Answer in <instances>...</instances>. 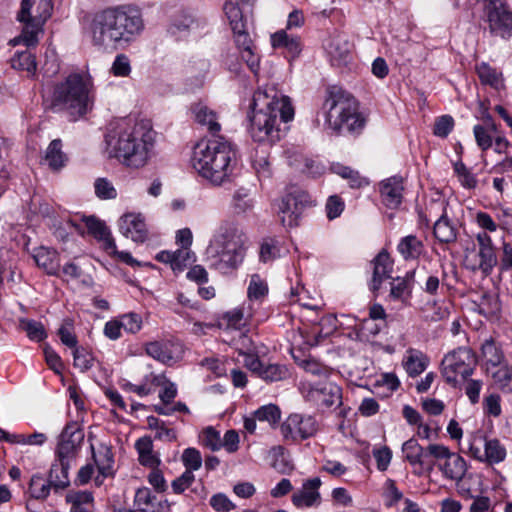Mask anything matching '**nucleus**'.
Segmentation results:
<instances>
[{"instance_id": "603ef678", "label": "nucleus", "mask_w": 512, "mask_h": 512, "mask_svg": "<svg viewBox=\"0 0 512 512\" xmlns=\"http://www.w3.org/2000/svg\"><path fill=\"white\" fill-rule=\"evenodd\" d=\"M182 462L186 468V471L193 473L199 470L202 466V457L200 452L196 448H187L183 451Z\"/></svg>"}, {"instance_id": "7c9ffc66", "label": "nucleus", "mask_w": 512, "mask_h": 512, "mask_svg": "<svg viewBox=\"0 0 512 512\" xmlns=\"http://www.w3.org/2000/svg\"><path fill=\"white\" fill-rule=\"evenodd\" d=\"M44 160L52 170H59L65 165L67 156L62 151V142L60 139L51 141L47 147Z\"/></svg>"}, {"instance_id": "69168bd1", "label": "nucleus", "mask_w": 512, "mask_h": 512, "mask_svg": "<svg viewBox=\"0 0 512 512\" xmlns=\"http://www.w3.org/2000/svg\"><path fill=\"white\" fill-rule=\"evenodd\" d=\"M120 321L123 329L128 333L135 334L142 327V319L136 313L125 314L120 317Z\"/></svg>"}, {"instance_id": "72a5a7b5", "label": "nucleus", "mask_w": 512, "mask_h": 512, "mask_svg": "<svg viewBox=\"0 0 512 512\" xmlns=\"http://www.w3.org/2000/svg\"><path fill=\"white\" fill-rule=\"evenodd\" d=\"M422 250V242L413 235L402 238L398 244V251L406 260L418 258Z\"/></svg>"}, {"instance_id": "4468645a", "label": "nucleus", "mask_w": 512, "mask_h": 512, "mask_svg": "<svg viewBox=\"0 0 512 512\" xmlns=\"http://www.w3.org/2000/svg\"><path fill=\"white\" fill-rule=\"evenodd\" d=\"M310 203L309 195L304 191L295 190L285 195L279 205L282 224L286 227L297 226L304 209Z\"/></svg>"}, {"instance_id": "8fccbe9b", "label": "nucleus", "mask_w": 512, "mask_h": 512, "mask_svg": "<svg viewBox=\"0 0 512 512\" xmlns=\"http://www.w3.org/2000/svg\"><path fill=\"white\" fill-rule=\"evenodd\" d=\"M486 372L491 375L495 383L507 386L512 380V367L503 362L495 368L486 367Z\"/></svg>"}, {"instance_id": "f03ea898", "label": "nucleus", "mask_w": 512, "mask_h": 512, "mask_svg": "<svg viewBox=\"0 0 512 512\" xmlns=\"http://www.w3.org/2000/svg\"><path fill=\"white\" fill-rule=\"evenodd\" d=\"M106 150L123 165L140 168L147 164L153 147V131L131 119L118 121L106 134Z\"/></svg>"}, {"instance_id": "b1692460", "label": "nucleus", "mask_w": 512, "mask_h": 512, "mask_svg": "<svg viewBox=\"0 0 512 512\" xmlns=\"http://www.w3.org/2000/svg\"><path fill=\"white\" fill-rule=\"evenodd\" d=\"M403 191L401 177L393 176L382 181L380 192L383 204L390 209L397 208L402 202Z\"/></svg>"}, {"instance_id": "864d4df0", "label": "nucleus", "mask_w": 512, "mask_h": 512, "mask_svg": "<svg viewBox=\"0 0 512 512\" xmlns=\"http://www.w3.org/2000/svg\"><path fill=\"white\" fill-rule=\"evenodd\" d=\"M73 365L81 372L89 370L93 365V357L91 353L84 348H75L73 350Z\"/></svg>"}, {"instance_id": "13d9d810", "label": "nucleus", "mask_w": 512, "mask_h": 512, "mask_svg": "<svg viewBox=\"0 0 512 512\" xmlns=\"http://www.w3.org/2000/svg\"><path fill=\"white\" fill-rule=\"evenodd\" d=\"M267 292V284L260 278L259 275L253 274L251 276L247 290L249 299H260L261 297L265 296Z\"/></svg>"}, {"instance_id": "79ce46f5", "label": "nucleus", "mask_w": 512, "mask_h": 512, "mask_svg": "<svg viewBox=\"0 0 512 512\" xmlns=\"http://www.w3.org/2000/svg\"><path fill=\"white\" fill-rule=\"evenodd\" d=\"M506 457V449L497 439L487 440L485 442V461L492 465L502 462Z\"/></svg>"}, {"instance_id": "9b49d317", "label": "nucleus", "mask_w": 512, "mask_h": 512, "mask_svg": "<svg viewBox=\"0 0 512 512\" xmlns=\"http://www.w3.org/2000/svg\"><path fill=\"white\" fill-rule=\"evenodd\" d=\"M482 230V273L487 274L497 264L494 244L503 241L504 231L486 213H482Z\"/></svg>"}, {"instance_id": "09e8293b", "label": "nucleus", "mask_w": 512, "mask_h": 512, "mask_svg": "<svg viewBox=\"0 0 512 512\" xmlns=\"http://www.w3.org/2000/svg\"><path fill=\"white\" fill-rule=\"evenodd\" d=\"M51 488L53 487L49 480L46 481L40 475L32 476L29 486V491L32 497L36 499H45L49 495Z\"/></svg>"}, {"instance_id": "cd10ccee", "label": "nucleus", "mask_w": 512, "mask_h": 512, "mask_svg": "<svg viewBox=\"0 0 512 512\" xmlns=\"http://www.w3.org/2000/svg\"><path fill=\"white\" fill-rule=\"evenodd\" d=\"M195 120L202 126H206L208 131L212 134L218 133L221 130V125L218 122V116L215 111L208 106L198 103L193 107Z\"/></svg>"}, {"instance_id": "ddd939ff", "label": "nucleus", "mask_w": 512, "mask_h": 512, "mask_svg": "<svg viewBox=\"0 0 512 512\" xmlns=\"http://www.w3.org/2000/svg\"><path fill=\"white\" fill-rule=\"evenodd\" d=\"M83 440L84 432L79 424L77 422L68 423L59 437L56 448L57 461L72 464Z\"/></svg>"}, {"instance_id": "052dcab7", "label": "nucleus", "mask_w": 512, "mask_h": 512, "mask_svg": "<svg viewBox=\"0 0 512 512\" xmlns=\"http://www.w3.org/2000/svg\"><path fill=\"white\" fill-rule=\"evenodd\" d=\"M454 120L450 115H443L435 120L433 133L437 137L446 138L453 130Z\"/></svg>"}, {"instance_id": "2f4dec72", "label": "nucleus", "mask_w": 512, "mask_h": 512, "mask_svg": "<svg viewBox=\"0 0 512 512\" xmlns=\"http://www.w3.org/2000/svg\"><path fill=\"white\" fill-rule=\"evenodd\" d=\"M92 457L102 478L111 475L114 459L112 451L108 446L101 445L98 454L92 448Z\"/></svg>"}, {"instance_id": "393cba45", "label": "nucleus", "mask_w": 512, "mask_h": 512, "mask_svg": "<svg viewBox=\"0 0 512 512\" xmlns=\"http://www.w3.org/2000/svg\"><path fill=\"white\" fill-rule=\"evenodd\" d=\"M82 221L84 222L88 233L103 243L105 250L116 252L115 241L104 222L94 216H84Z\"/></svg>"}, {"instance_id": "4d7b16f0", "label": "nucleus", "mask_w": 512, "mask_h": 512, "mask_svg": "<svg viewBox=\"0 0 512 512\" xmlns=\"http://www.w3.org/2000/svg\"><path fill=\"white\" fill-rule=\"evenodd\" d=\"M201 439L202 444L212 451H218L222 448L220 433L211 426L203 430Z\"/></svg>"}, {"instance_id": "f8f14e48", "label": "nucleus", "mask_w": 512, "mask_h": 512, "mask_svg": "<svg viewBox=\"0 0 512 512\" xmlns=\"http://www.w3.org/2000/svg\"><path fill=\"white\" fill-rule=\"evenodd\" d=\"M320 429L312 415L293 413L282 423L281 433L285 439L305 440L314 437Z\"/></svg>"}, {"instance_id": "e2e57ef3", "label": "nucleus", "mask_w": 512, "mask_h": 512, "mask_svg": "<svg viewBox=\"0 0 512 512\" xmlns=\"http://www.w3.org/2000/svg\"><path fill=\"white\" fill-rule=\"evenodd\" d=\"M299 365L306 372H308L312 375L326 378L330 374L329 369L326 366L322 365L321 363H319L318 361H316L315 359H312V358L302 360L299 363Z\"/></svg>"}, {"instance_id": "4c0bfd02", "label": "nucleus", "mask_w": 512, "mask_h": 512, "mask_svg": "<svg viewBox=\"0 0 512 512\" xmlns=\"http://www.w3.org/2000/svg\"><path fill=\"white\" fill-rule=\"evenodd\" d=\"M434 235L443 243H449L456 239V229L449 219L441 216L434 224Z\"/></svg>"}, {"instance_id": "c85d7f7f", "label": "nucleus", "mask_w": 512, "mask_h": 512, "mask_svg": "<svg viewBox=\"0 0 512 512\" xmlns=\"http://www.w3.org/2000/svg\"><path fill=\"white\" fill-rule=\"evenodd\" d=\"M36 264L48 274H56L59 270L57 253L45 247L37 249L33 255Z\"/></svg>"}, {"instance_id": "0e129e2a", "label": "nucleus", "mask_w": 512, "mask_h": 512, "mask_svg": "<svg viewBox=\"0 0 512 512\" xmlns=\"http://www.w3.org/2000/svg\"><path fill=\"white\" fill-rule=\"evenodd\" d=\"M373 457L379 471H386L392 459V451L389 447L383 446L373 450Z\"/></svg>"}, {"instance_id": "bf43d9fd", "label": "nucleus", "mask_w": 512, "mask_h": 512, "mask_svg": "<svg viewBox=\"0 0 512 512\" xmlns=\"http://www.w3.org/2000/svg\"><path fill=\"white\" fill-rule=\"evenodd\" d=\"M424 448L419 445L416 439L411 438L403 443L402 451L405 454V459L413 466L415 461H419L420 453Z\"/></svg>"}, {"instance_id": "f257e3e1", "label": "nucleus", "mask_w": 512, "mask_h": 512, "mask_svg": "<svg viewBox=\"0 0 512 512\" xmlns=\"http://www.w3.org/2000/svg\"><path fill=\"white\" fill-rule=\"evenodd\" d=\"M288 122L294 117L290 99L275 87L258 88L250 104L249 133L256 142H275L279 139L278 117Z\"/></svg>"}, {"instance_id": "6ab92c4d", "label": "nucleus", "mask_w": 512, "mask_h": 512, "mask_svg": "<svg viewBox=\"0 0 512 512\" xmlns=\"http://www.w3.org/2000/svg\"><path fill=\"white\" fill-rule=\"evenodd\" d=\"M351 44L344 35H333L325 44V51L332 65L345 66L351 59Z\"/></svg>"}, {"instance_id": "0eeeda50", "label": "nucleus", "mask_w": 512, "mask_h": 512, "mask_svg": "<svg viewBox=\"0 0 512 512\" xmlns=\"http://www.w3.org/2000/svg\"><path fill=\"white\" fill-rule=\"evenodd\" d=\"M322 108L327 126L337 134L355 132L364 125L356 99L341 87L331 86L327 89Z\"/></svg>"}, {"instance_id": "338daca9", "label": "nucleus", "mask_w": 512, "mask_h": 512, "mask_svg": "<svg viewBox=\"0 0 512 512\" xmlns=\"http://www.w3.org/2000/svg\"><path fill=\"white\" fill-rule=\"evenodd\" d=\"M195 480L194 473L191 471H184L179 477H177L171 484L172 490L176 494L183 493L188 487L192 485Z\"/></svg>"}, {"instance_id": "1a4fd4ad", "label": "nucleus", "mask_w": 512, "mask_h": 512, "mask_svg": "<svg viewBox=\"0 0 512 512\" xmlns=\"http://www.w3.org/2000/svg\"><path fill=\"white\" fill-rule=\"evenodd\" d=\"M477 356L470 348L461 347L446 354L441 362V373L445 381L453 386L458 378L466 379L475 370Z\"/></svg>"}, {"instance_id": "de8ad7c7", "label": "nucleus", "mask_w": 512, "mask_h": 512, "mask_svg": "<svg viewBox=\"0 0 512 512\" xmlns=\"http://www.w3.org/2000/svg\"><path fill=\"white\" fill-rule=\"evenodd\" d=\"M501 311V303L497 294L482 297V314L491 320H497Z\"/></svg>"}, {"instance_id": "f3484780", "label": "nucleus", "mask_w": 512, "mask_h": 512, "mask_svg": "<svg viewBox=\"0 0 512 512\" xmlns=\"http://www.w3.org/2000/svg\"><path fill=\"white\" fill-rule=\"evenodd\" d=\"M145 351L150 357L167 365L179 361L184 353L182 344L172 339L147 343Z\"/></svg>"}, {"instance_id": "7ed1b4c3", "label": "nucleus", "mask_w": 512, "mask_h": 512, "mask_svg": "<svg viewBox=\"0 0 512 512\" xmlns=\"http://www.w3.org/2000/svg\"><path fill=\"white\" fill-rule=\"evenodd\" d=\"M191 167L213 186H223L234 179L236 150L224 137L199 140L192 149Z\"/></svg>"}, {"instance_id": "37998d69", "label": "nucleus", "mask_w": 512, "mask_h": 512, "mask_svg": "<svg viewBox=\"0 0 512 512\" xmlns=\"http://www.w3.org/2000/svg\"><path fill=\"white\" fill-rule=\"evenodd\" d=\"M152 382L157 386H161L162 390L159 393V398L164 404L171 403L177 395L176 385L167 379L164 375L153 376Z\"/></svg>"}, {"instance_id": "49530a36", "label": "nucleus", "mask_w": 512, "mask_h": 512, "mask_svg": "<svg viewBox=\"0 0 512 512\" xmlns=\"http://www.w3.org/2000/svg\"><path fill=\"white\" fill-rule=\"evenodd\" d=\"M148 427L156 431L155 437L160 440L173 442L176 440L177 435L173 429L167 428L164 422L154 416L147 418Z\"/></svg>"}, {"instance_id": "5701e85b", "label": "nucleus", "mask_w": 512, "mask_h": 512, "mask_svg": "<svg viewBox=\"0 0 512 512\" xmlns=\"http://www.w3.org/2000/svg\"><path fill=\"white\" fill-rule=\"evenodd\" d=\"M373 275L370 282V289L376 293L384 280L391 278L393 261L386 251H381L372 261Z\"/></svg>"}, {"instance_id": "39448f33", "label": "nucleus", "mask_w": 512, "mask_h": 512, "mask_svg": "<svg viewBox=\"0 0 512 512\" xmlns=\"http://www.w3.org/2000/svg\"><path fill=\"white\" fill-rule=\"evenodd\" d=\"M247 236L233 221L225 220L214 231L206 250L211 269L228 275L235 272L246 256Z\"/></svg>"}, {"instance_id": "a211bd4d", "label": "nucleus", "mask_w": 512, "mask_h": 512, "mask_svg": "<svg viewBox=\"0 0 512 512\" xmlns=\"http://www.w3.org/2000/svg\"><path fill=\"white\" fill-rule=\"evenodd\" d=\"M307 397L318 407L325 408L340 405L342 401L341 388L332 382H321L312 385Z\"/></svg>"}, {"instance_id": "bb28decb", "label": "nucleus", "mask_w": 512, "mask_h": 512, "mask_svg": "<svg viewBox=\"0 0 512 512\" xmlns=\"http://www.w3.org/2000/svg\"><path fill=\"white\" fill-rule=\"evenodd\" d=\"M138 460L141 465L157 468L160 465L159 457L153 452V442L150 437L144 436L135 442Z\"/></svg>"}, {"instance_id": "f704fd0d", "label": "nucleus", "mask_w": 512, "mask_h": 512, "mask_svg": "<svg viewBox=\"0 0 512 512\" xmlns=\"http://www.w3.org/2000/svg\"><path fill=\"white\" fill-rule=\"evenodd\" d=\"M11 66L16 70L27 71L34 76L37 70V63L34 55L29 51L17 52L11 58Z\"/></svg>"}, {"instance_id": "20e7f679", "label": "nucleus", "mask_w": 512, "mask_h": 512, "mask_svg": "<svg viewBox=\"0 0 512 512\" xmlns=\"http://www.w3.org/2000/svg\"><path fill=\"white\" fill-rule=\"evenodd\" d=\"M142 29L141 13L131 5H120L97 12L90 25L94 43L103 46L127 43Z\"/></svg>"}, {"instance_id": "4be33fe9", "label": "nucleus", "mask_w": 512, "mask_h": 512, "mask_svg": "<svg viewBox=\"0 0 512 512\" xmlns=\"http://www.w3.org/2000/svg\"><path fill=\"white\" fill-rule=\"evenodd\" d=\"M120 232L134 242H143L147 237V229L143 218L136 214H125L119 220Z\"/></svg>"}, {"instance_id": "6e6d98bb", "label": "nucleus", "mask_w": 512, "mask_h": 512, "mask_svg": "<svg viewBox=\"0 0 512 512\" xmlns=\"http://www.w3.org/2000/svg\"><path fill=\"white\" fill-rule=\"evenodd\" d=\"M194 260V253L189 249H178L175 251L172 270L174 272H182L188 265L192 264Z\"/></svg>"}, {"instance_id": "c756f323", "label": "nucleus", "mask_w": 512, "mask_h": 512, "mask_svg": "<svg viewBox=\"0 0 512 512\" xmlns=\"http://www.w3.org/2000/svg\"><path fill=\"white\" fill-rule=\"evenodd\" d=\"M71 464L68 462H56L52 465L49 472V482L55 490L65 489L69 481V469Z\"/></svg>"}, {"instance_id": "a18cd8bd", "label": "nucleus", "mask_w": 512, "mask_h": 512, "mask_svg": "<svg viewBox=\"0 0 512 512\" xmlns=\"http://www.w3.org/2000/svg\"><path fill=\"white\" fill-rule=\"evenodd\" d=\"M20 327L32 341L40 342L47 337L45 328L39 321L23 319L20 321Z\"/></svg>"}, {"instance_id": "e433bc0d", "label": "nucleus", "mask_w": 512, "mask_h": 512, "mask_svg": "<svg viewBox=\"0 0 512 512\" xmlns=\"http://www.w3.org/2000/svg\"><path fill=\"white\" fill-rule=\"evenodd\" d=\"M404 367L410 376L421 374L426 368V361L423 354L417 350L409 349L405 356Z\"/></svg>"}, {"instance_id": "3c124183", "label": "nucleus", "mask_w": 512, "mask_h": 512, "mask_svg": "<svg viewBox=\"0 0 512 512\" xmlns=\"http://www.w3.org/2000/svg\"><path fill=\"white\" fill-rule=\"evenodd\" d=\"M482 84H489L495 90L503 87V78L501 72L482 63Z\"/></svg>"}, {"instance_id": "a878e982", "label": "nucleus", "mask_w": 512, "mask_h": 512, "mask_svg": "<svg viewBox=\"0 0 512 512\" xmlns=\"http://www.w3.org/2000/svg\"><path fill=\"white\" fill-rule=\"evenodd\" d=\"M271 44L275 49H283L291 58H296L302 50L300 38L284 29L271 35Z\"/></svg>"}, {"instance_id": "5fc2aeb1", "label": "nucleus", "mask_w": 512, "mask_h": 512, "mask_svg": "<svg viewBox=\"0 0 512 512\" xmlns=\"http://www.w3.org/2000/svg\"><path fill=\"white\" fill-rule=\"evenodd\" d=\"M58 335L61 342L69 348H77V338L73 332V323L70 319L64 320L61 327L58 329Z\"/></svg>"}, {"instance_id": "58836bf2", "label": "nucleus", "mask_w": 512, "mask_h": 512, "mask_svg": "<svg viewBox=\"0 0 512 512\" xmlns=\"http://www.w3.org/2000/svg\"><path fill=\"white\" fill-rule=\"evenodd\" d=\"M230 207L236 214H243L253 207V202L249 198V190L246 188L237 189L232 196Z\"/></svg>"}, {"instance_id": "6e6552de", "label": "nucleus", "mask_w": 512, "mask_h": 512, "mask_svg": "<svg viewBox=\"0 0 512 512\" xmlns=\"http://www.w3.org/2000/svg\"><path fill=\"white\" fill-rule=\"evenodd\" d=\"M52 10L51 0H38L37 2L21 0L20 9L16 15V20L21 25V32L9 41V45L36 47L39 43V36L44 33V25L52 15Z\"/></svg>"}, {"instance_id": "c03bdc74", "label": "nucleus", "mask_w": 512, "mask_h": 512, "mask_svg": "<svg viewBox=\"0 0 512 512\" xmlns=\"http://www.w3.org/2000/svg\"><path fill=\"white\" fill-rule=\"evenodd\" d=\"M482 359H485L486 367H497L503 362V353L493 341L482 344Z\"/></svg>"}, {"instance_id": "c9c22d12", "label": "nucleus", "mask_w": 512, "mask_h": 512, "mask_svg": "<svg viewBox=\"0 0 512 512\" xmlns=\"http://www.w3.org/2000/svg\"><path fill=\"white\" fill-rule=\"evenodd\" d=\"M258 377L266 382L281 381L289 377V370L285 365L282 364L264 363Z\"/></svg>"}, {"instance_id": "a19ab883", "label": "nucleus", "mask_w": 512, "mask_h": 512, "mask_svg": "<svg viewBox=\"0 0 512 512\" xmlns=\"http://www.w3.org/2000/svg\"><path fill=\"white\" fill-rule=\"evenodd\" d=\"M254 416L258 421L267 422L271 427H275L281 419V410L275 404H267L259 407Z\"/></svg>"}, {"instance_id": "680f3d73", "label": "nucleus", "mask_w": 512, "mask_h": 512, "mask_svg": "<svg viewBox=\"0 0 512 512\" xmlns=\"http://www.w3.org/2000/svg\"><path fill=\"white\" fill-rule=\"evenodd\" d=\"M94 187L96 195L101 199H113L117 195L114 186L106 178H98Z\"/></svg>"}, {"instance_id": "412c9836", "label": "nucleus", "mask_w": 512, "mask_h": 512, "mask_svg": "<svg viewBox=\"0 0 512 512\" xmlns=\"http://www.w3.org/2000/svg\"><path fill=\"white\" fill-rule=\"evenodd\" d=\"M321 486V479L314 477L306 480L302 488L295 492L292 496V503L297 508L311 507L318 504L320 501L319 488Z\"/></svg>"}, {"instance_id": "473e14b6", "label": "nucleus", "mask_w": 512, "mask_h": 512, "mask_svg": "<svg viewBox=\"0 0 512 512\" xmlns=\"http://www.w3.org/2000/svg\"><path fill=\"white\" fill-rule=\"evenodd\" d=\"M156 500V496L152 495L149 488H140L137 490L135 494V503L139 510L141 511H151V512H166L168 509L167 504H159V508H154V501Z\"/></svg>"}, {"instance_id": "423d86ee", "label": "nucleus", "mask_w": 512, "mask_h": 512, "mask_svg": "<svg viewBox=\"0 0 512 512\" xmlns=\"http://www.w3.org/2000/svg\"><path fill=\"white\" fill-rule=\"evenodd\" d=\"M94 103L93 82L90 76L72 73L54 87L51 107L54 111H66L71 120L87 114Z\"/></svg>"}, {"instance_id": "dca6fc26", "label": "nucleus", "mask_w": 512, "mask_h": 512, "mask_svg": "<svg viewBox=\"0 0 512 512\" xmlns=\"http://www.w3.org/2000/svg\"><path fill=\"white\" fill-rule=\"evenodd\" d=\"M429 453L436 460H444L439 467L446 478L451 480H461L466 472V463L464 459L449 451L444 445L430 444Z\"/></svg>"}, {"instance_id": "9d476101", "label": "nucleus", "mask_w": 512, "mask_h": 512, "mask_svg": "<svg viewBox=\"0 0 512 512\" xmlns=\"http://www.w3.org/2000/svg\"><path fill=\"white\" fill-rule=\"evenodd\" d=\"M490 33L508 39L512 33V10L506 0H482Z\"/></svg>"}, {"instance_id": "774afa93", "label": "nucleus", "mask_w": 512, "mask_h": 512, "mask_svg": "<svg viewBox=\"0 0 512 512\" xmlns=\"http://www.w3.org/2000/svg\"><path fill=\"white\" fill-rule=\"evenodd\" d=\"M454 168L461 184L464 187L468 189H473L477 186L476 177L470 173V171L466 168V166L463 163H456Z\"/></svg>"}, {"instance_id": "2eb2a0df", "label": "nucleus", "mask_w": 512, "mask_h": 512, "mask_svg": "<svg viewBox=\"0 0 512 512\" xmlns=\"http://www.w3.org/2000/svg\"><path fill=\"white\" fill-rule=\"evenodd\" d=\"M483 109H487L485 102L482 101V162L488 165L487 158L492 152L502 154L508 148L507 140L502 137L496 130V126L490 115L484 113Z\"/></svg>"}, {"instance_id": "aec40b11", "label": "nucleus", "mask_w": 512, "mask_h": 512, "mask_svg": "<svg viewBox=\"0 0 512 512\" xmlns=\"http://www.w3.org/2000/svg\"><path fill=\"white\" fill-rule=\"evenodd\" d=\"M201 21L190 11L180 10L171 20L168 32L176 38H185L201 27Z\"/></svg>"}, {"instance_id": "ea45409f", "label": "nucleus", "mask_w": 512, "mask_h": 512, "mask_svg": "<svg viewBox=\"0 0 512 512\" xmlns=\"http://www.w3.org/2000/svg\"><path fill=\"white\" fill-rule=\"evenodd\" d=\"M224 12L232 31H243L246 27V20L238 5L233 2H226L224 5Z\"/></svg>"}]
</instances>
